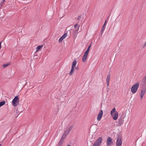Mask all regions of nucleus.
<instances>
[{"mask_svg":"<svg viewBox=\"0 0 146 146\" xmlns=\"http://www.w3.org/2000/svg\"><path fill=\"white\" fill-rule=\"evenodd\" d=\"M74 68L72 67L71 71L69 73V75L70 76L72 75L74 72Z\"/></svg>","mask_w":146,"mask_h":146,"instance_id":"f3484780","label":"nucleus"},{"mask_svg":"<svg viewBox=\"0 0 146 146\" xmlns=\"http://www.w3.org/2000/svg\"><path fill=\"white\" fill-rule=\"evenodd\" d=\"M62 140H61L60 141L58 144L57 146H62V142L61 141Z\"/></svg>","mask_w":146,"mask_h":146,"instance_id":"412c9836","label":"nucleus"},{"mask_svg":"<svg viewBox=\"0 0 146 146\" xmlns=\"http://www.w3.org/2000/svg\"><path fill=\"white\" fill-rule=\"evenodd\" d=\"M9 64H4L3 65V66L4 67H7V66H8Z\"/></svg>","mask_w":146,"mask_h":146,"instance_id":"5701e85b","label":"nucleus"},{"mask_svg":"<svg viewBox=\"0 0 146 146\" xmlns=\"http://www.w3.org/2000/svg\"><path fill=\"white\" fill-rule=\"evenodd\" d=\"M81 17L80 16L78 17V18H77V19L78 20H79L80 19V18Z\"/></svg>","mask_w":146,"mask_h":146,"instance_id":"393cba45","label":"nucleus"},{"mask_svg":"<svg viewBox=\"0 0 146 146\" xmlns=\"http://www.w3.org/2000/svg\"><path fill=\"white\" fill-rule=\"evenodd\" d=\"M122 143V138L120 137H118L117 139L116 143V146H121Z\"/></svg>","mask_w":146,"mask_h":146,"instance_id":"0eeeda50","label":"nucleus"},{"mask_svg":"<svg viewBox=\"0 0 146 146\" xmlns=\"http://www.w3.org/2000/svg\"><path fill=\"white\" fill-rule=\"evenodd\" d=\"M107 145V146H111L113 144V141L112 139L110 137H108L106 140Z\"/></svg>","mask_w":146,"mask_h":146,"instance_id":"1a4fd4ad","label":"nucleus"},{"mask_svg":"<svg viewBox=\"0 0 146 146\" xmlns=\"http://www.w3.org/2000/svg\"><path fill=\"white\" fill-rule=\"evenodd\" d=\"M88 54L85 52L82 59V60L83 62H84L86 61L87 57Z\"/></svg>","mask_w":146,"mask_h":146,"instance_id":"f8f14e48","label":"nucleus"},{"mask_svg":"<svg viewBox=\"0 0 146 146\" xmlns=\"http://www.w3.org/2000/svg\"><path fill=\"white\" fill-rule=\"evenodd\" d=\"M146 46V42H145V44H144L143 46V47H145Z\"/></svg>","mask_w":146,"mask_h":146,"instance_id":"b1692460","label":"nucleus"},{"mask_svg":"<svg viewBox=\"0 0 146 146\" xmlns=\"http://www.w3.org/2000/svg\"><path fill=\"white\" fill-rule=\"evenodd\" d=\"M43 46L42 45H41L40 46H38L36 48V52H37L38 51H39L42 48Z\"/></svg>","mask_w":146,"mask_h":146,"instance_id":"2eb2a0df","label":"nucleus"},{"mask_svg":"<svg viewBox=\"0 0 146 146\" xmlns=\"http://www.w3.org/2000/svg\"><path fill=\"white\" fill-rule=\"evenodd\" d=\"M106 21H106V20L104 23V25H103L102 27V30L101 31L102 34L103 33V32L105 29V28L106 26Z\"/></svg>","mask_w":146,"mask_h":146,"instance_id":"4468645a","label":"nucleus"},{"mask_svg":"<svg viewBox=\"0 0 146 146\" xmlns=\"http://www.w3.org/2000/svg\"><path fill=\"white\" fill-rule=\"evenodd\" d=\"M146 92V86L142 88L140 92V97L141 99H142Z\"/></svg>","mask_w":146,"mask_h":146,"instance_id":"423d86ee","label":"nucleus"},{"mask_svg":"<svg viewBox=\"0 0 146 146\" xmlns=\"http://www.w3.org/2000/svg\"><path fill=\"white\" fill-rule=\"evenodd\" d=\"M76 69H77V70H78L77 68H76Z\"/></svg>","mask_w":146,"mask_h":146,"instance_id":"c85d7f7f","label":"nucleus"},{"mask_svg":"<svg viewBox=\"0 0 146 146\" xmlns=\"http://www.w3.org/2000/svg\"><path fill=\"white\" fill-rule=\"evenodd\" d=\"M139 83H136L132 86L131 92L133 94H134L137 92L139 87Z\"/></svg>","mask_w":146,"mask_h":146,"instance_id":"7ed1b4c3","label":"nucleus"},{"mask_svg":"<svg viewBox=\"0 0 146 146\" xmlns=\"http://www.w3.org/2000/svg\"><path fill=\"white\" fill-rule=\"evenodd\" d=\"M103 115V111L102 110H101L98 114L97 115V120L98 121H100Z\"/></svg>","mask_w":146,"mask_h":146,"instance_id":"9d476101","label":"nucleus"},{"mask_svg":"<svg viewBox=\"0 0 146 146\" xmlns=\"http://www.w3.org/2000/svg\"><path fill=\"white\" fill-rule=\"evenodd\" d=\"M5 0H2L1 1V7H2L4 4V2L5 1Z\"/></svg>","mask_w":146,"mask_h":146,"instance_id":"4be33fe9","label":"nucleus"},{"mask_svg":"<svg viewBox=\"0 0 146 146\" xmlns=\"http://www.w3.org/2000/svg\"><path fill=\"white\" fill-rule=\"evenodd\" d=\"M1 146V144H0V146Z\"/></svg>","mask_w":146,"mask_h":146,"instance_id":"cd10ccee","label":"nucleus"},{"mask_svg":"<svg viewBox=\"0 0 146 146\" xmlns=\"http://www.w3.org/2000/svg\"><path fill=\"white\" fill-rule=\"evenodd\" d=\"M80 27V25H78V24H76L74 26V28L75 29L73 32V34L74 35V37L76 38L77 36V35L79 30Z\"/></svg>","mask_w":146,"mask_h":146,"instance_id":"20e7f679","label":"nucleus"},{"mask_svg":"<svg viewBox=\"0 0 146 146\" xmlns=\"http://www.w3.org/2000/svg\"><path fill=\"white\" fill-rule=\"evenodd\" d=\"M73 128V126L71 125L66 129L62 135L61 140H63L66 138V136L69 133L70 131Z\"/></svg>","mask_w":146,"mask_h":146,"instance_id":"f257e3e1","label":"nucleus"},{"mask_svg":"<svg viewBox=\"0 0 146 146\" xmlns=\"http://www.w3.org/2000/svg\"><path fill=\"white\" fill-rule=\"evenodd\" d=\"M142 82L143 84H146V75L142 79Z\"/></svg>","mask_w":146,"mask_h":146,"instance_id":"a211bd4d","label":"nucleus"},{"mask_svg":"<svg viewBox=\"0 0 146 146\" xmlns=\"http://www.w3.org/2000/svg\"><path fill=\"white\" fill-rule=\"evenodd\" d=\"M102 137H100L96 139L94 144H95V145L97 146H100L102 142Z\"/></svg>","mask_w":146,"mask_h":146,"instance_id":"6e6552de","label":"nucleus"},{"mask_svg":"<svg viewBox=\"0 0 146 146\" xmlns=\"http://www.w3.org/2000/svg\"><path fill=\"white\" fill-rule=\"evenodd\" d=\"M19 99L18 96H15L12 100V104L14 106H16L19 104Z\"/></svg>","mask_w":146,"mask_h":146,"instance_id":"39448f33","label":"nucleus"},{"mask_svg":"<svg viewBox=\"0 0 146 146\" xmlns=\"http://www.w3.org/2000/svg\"><path fill=\"white\" fill-rule=\"evenodd\" d=\"M91 45H90L88 46V48H87V50H86V51L85 52V53L88 54L89 51L90 50V48Z\"/></svg>","mask_w":146,"mask_h":146,"instance_id":"6ab92c4d","label":"nucleus"},{"mask_svg":"<svg viewBox=\"0 0 146 146\" xmlns=\"http://www.w3.org/2000/svg\"><path fill=\"white\" fill-rule=\"evenodd\" d=\"M77 63V61L76 60H74L72 62V67L74 68L76 65Z\"/></svg>","mask_w":146,"mask_h":146,"instance_id":"dca6fc26","label":"nucleus"},{"mask_svg":"<svg viewBox=\"0 0 146 146\" xmlns=\"http://www.w3.org/2000/svg\"><path fill=\"white\" fill-rule=\"evenodd\" d=\"M67 146H70V145H68Z\"/></svg>","mask_w":146,"mask_h":146,"instance_id":"bb28decb","label":"nucleus"},{"mask_svg":"<svg viewBox=\"0 0 146 146\" xmlns=\"http://www.w3.org/2000/svg\"><path fill=\"white\" fill-rule=\"evenodd\" d=\"M110 74H108L107 76V78L106 79V82L108 86L109 85V83L110 79Z\"/></svg>","mask_w":146,"mask_h":146,"instance_id":"ddd939ff","label":"nucleus"},{"mask_svg":"<svg viewBox=\"0 0 146 146\" xmlns=\"http://www.w3.org/2000/svg\"><path fill=\"white\" fill-rule=\"evenodd\" d=\"M76 69H77V70H78L77 68H76Z\"/></svg>","mask_w":146,"mask_h":146,"instance_id":"c756f323","label":"nucleus"},{"mask_svg":"<svg viewBox=\"0 0 146 146\" xmlns=\"http://www.w3.org/2000/svg\"><path fill=\"white\" fill-rule=\"evenodd\" d=\"M1 42H0V49H1Z\"/></svg>","mask_w":146,"mask_h":146,"instance_id":"a878e982","label":"nucleus"},{"mask_svg":"<svg viewBox=\"0 0 146 146\" xmlns=\"http://www.w3.org/2000/svg\"><path fill=\"white\" fill-rule=\"evenodd\" d=\"M110 114L114 120H116L117 119L119 113L118 112L116 111L115 108H113L111 111Z\"/></svg>","mask_w":146,"mask_h":146,"instance_id":"f03ea898","label":"nucleus"},{"mask_svg":"<svg viewBox=\"0 0 146 146\" xmlns=\"http://www.w3.org/2000/svg\"><path fill=\"white\" fill-rule=\"evenodd\" d=\"M5 101H3L0 102V107L3 105L5 104Z\"/></svg>","mask_w":146,"mask_h":146,"instance_id":"aec40b11","label":"nucleus"},{"mask_svg":"<svg viewBox=\"0 0 146 146\" xmlns=\"http://www.w3.org/2000/svg\"><path fill=\"white\" fill-rule=\"evenodd\" d=\"M67 33H65L59 39V42H61L67 36Z\"/></svg>","mask_w":146,"mask_h":146,"instance_id":"9b49d317","label":"nucleus"}]
</instances>
